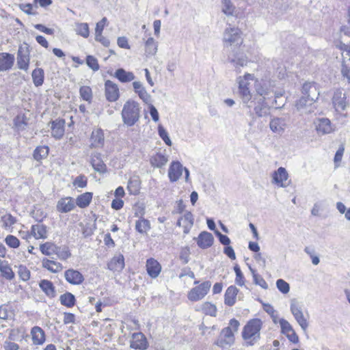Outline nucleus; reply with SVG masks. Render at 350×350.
Returning <instances> with one entry per match:
<instances>
[{"label":"nucleus","instance_id":"35","mask_svg":"<svg viewBox=\"0 0 350 350\" xmlns=\"http://www.w3.org/2000/svg\"><path fill=\"white\" fill-rule=\"evenodd\" d=\"M0 271L1 275L7 280H11L14 278V273L8 262L0 260Z\"/></svg>","mask_w":350,"mask_h":350},{"label":"nucleus","instance_id":"37","mask_svg":"<svg viewBox=\"0 0 350 350\" xmlns=\"http://www.w3.org/2000/svg\"><path fill=\"white\" fill-rule=\"evenodd\" d=\"M92 198V193L90 192L84 193L79 196L76 200V204L80 208H85L88 206L91 202Z\"/></svg>","mask_w":350,"mask_h":350},{"label":"nucleus","instance_id":"51","mask_svg":"<svg viewBox=\"0 0 350 350\" xmlns=\"http://www.w3.org/2000/svg\"><path fill=\"white\" fill-rule=\"evenodd\" d=\"M55 254H57L58 258L61 260H66L71 256L70 252L66 247L61 248L57 247Z\"/></svg>","mask_w":350,"mask_h":350},{"label":"nucleus","instance_id":"54","mask_svg":"<svg viewBox=\"0 0 350 350\" xmlns=\"http://www.w3.org/2000/svg\"><path fill=\"white\" fill-rule=\"evenodd\" d=\"M5 241L8 245L13 248H17L20 245L19 240L13 235L7 236Z\"/></svg>","mask_w":350,"mask_h":350},{"label":"nucleus","instance_id":"9","mask_svg":"<svg viewBox=\"0 0 350 350\" xmlns=\"http://www.w3.org/2000/svg\"><path fill=\"white\" fill-rule=\"evenodd\" d=\"M301 92L306 98L304 97L300 99L299 103H301L302 100L305 101H306V100L314 101L318 98L319 95L318 88L314 82H305L302 85Z\"/></svg>","mask_w":350,"mask_h":350},{"label":"nucleus","instance_id":"58","mask_svg":"<svg viewBox=\"0 0 350 350\" xmlns=\"http://www.w3.org/2000/svg\"><path fill=\"white\" fill-rule=\"evenodd\" d=\"M118 45L122 49H130V45L128 43V40L126 37L122 36L119 37L117 40Z\"/></svg>","mask_w":350,"mask_h":350},{"label":"nucleus","instance_id":"17","mask_svg":"<svg viewBox=\"0 0 350 350\" xmlns=\"http://www.w3.org/2000/svg\"><path fill=\"white\" fill-rule=\"evenodd\" d=\"M134 92L137 94L139 97L146 103H151V96L148 93L143 84L140 81H134L133 83Z\"/></svg>","mask_w":350,"mask_h":350},{"label":"nucleus","instance_id":"28","mask_svg":"<svg viewBox=\"0 0 350 350\" xmlns=\"http://www.w3.org/2000/svg\"><path fill=\"white\" fill-rule=\"evenodd\" d=\"M91 164L94 170L100 174L106 171V165L100 159V155L98 153L92 154Z\"/></svg>","mask_w":350,"mask_h":350},{"label":"nucleus","instance_id":"19","mask_svg":"<svg viewBox=\"0 0 350 350\" xmlns=\"http://www.w3.org/2000/svg\"><path fill=\"white\" fill-rule=\"evenodd\" d=\"M213 240L214 238L210 232L204 231L198 235L197 243L200 248L206 249L212 245Z\"/></svg>","mask_w":350,"mask_h":350},{"label":"nucleus","instance_id":"18","mask_svg":"<svg viewBox=\"0 0 350 350\" xmlns=\"http://www.w3.org/2000/svg\"><path fill=\"white\" fill-rule=\"evenodd\" d=\"M0 215L1 221L3 223L2 227L6 230H10L17 222L16 218L4 208H0Z\"/></svg>","mask_w":350,"mask_h":350},{"label":"nucleus","instance_id":"64","mask_svg":"<svg viewBox=\"0 0 350 350\" xmlns=\"http://www.w3.org/2000/svg\"><path fill=\"white\" fill-rule=\"evenodd\" d=\"M19 275L24 281H27L30 278V272L26 268H21Z\"/></svg>","mask_w":350,"mask_h":350},{"label":"nucleus","instance_id":"29","mask_svg":"<svg viewBox=\"0 0 350 350\" xmlns=\"http://www.w3.org/2000/svg\"><path fill=\"white\" fill-rule=\"evenodd\" d=\"M31 234L36 239H46L47 237V230L46 226L42 224H36L31 226Z\"/></svg>","mask_w":350,"mask_h":350},{"label":"nucleus","instance_id":"7","mask_svg":"<svg viewBox=\"0 0 350 350\" xmlns=\"http://www.w3.org/2000/svg\"><path fill=\"white\" fill-rule=\"evenodd\" d=\"M272 183L278 187H286L291 184V179L286 170L280 167L271 175Z\"/></svg>","mask_w":350,"mask_h":350},{"label":"nucleus","instance_id":"52","mask_svg":"<svg viewBox=\"0 0 350 350\" xmlns=\"http://www.w3.org/2000/svg\"><path fill=\"white\" fill-rule=\"evenodd\" d=\"M86 64L94 71H97L99 70V64L97 59L92 55L87 56Z\"/></svg>","mask_w":350,"mask_h":350},{"label":"nucleus","instance_id":"44","mask_svg":"<svg viewBox=\"0 0 350 350\" xmlns=\"http://www.w3.org/2000/svg\"><path fill=\"white\" fill-rule=\"evenodd\" d=\"M32 79L36 86L42 85L44 82V70L42 68H36L32 72Z\"/></svg>","mask_w":350,"mask_h":350},{"label":"nucleus","instance_id":"4","mask_svg":"<svg viewBox=\"0 0 350 350\" xmlns=\"http://www.w3.org/2000/svg\"><path fill=\"white\" fill-rule=\"evenodd\" d=\"M240 323L239 321L232 319L228 326L224 328L215 344L223 349H228L234 342V333L238 332Z\"/></svg>","mask_w":350,"mask_h":350},{"label":"nucleus","instance_id":"63","mask_svg":"<svg viewBox=\"0 0 350 350\" xmlns=\"http://www.w3.org/2000/svg\"><path fill=\"white\" fill-rule=\"evenodd\" d=\"M3 347L5 350H18L19 349V346L16 343L10 341H5Z\"/></svg>","mask_w":350,"mask_h":350},{"label":"nucleus","instance_id":"34","mask_svg":"<svg viewBox=\"0 0 350 350\" xmlns=\"http://www.w3.org/2000/svg\"><path fill=\"white\" fill-rule=\"evenodd\" d=\"M29 63V57L27 53H23L21 50H18L17 56V65L18 67L24 70H27Z\"/></svg>","mask_w":350,"mask_h":350},{"label":"nucleus","instance_id":"11","mask_svg":"<svg viewBox=\"0 0 350 350\" xmlns=\"http://www.w3.org/2000/svg\"><path fill=\"white\" fill-rule=\"evenodd\" d=\"M291 311L301 327L306 330L308 326V316L304 315L301 308L296 304L291 305Z\"/></svg>","mask_w":350,"mask_h":350},{"label":"nucleus","instance_id":"31","mask_svg":"<svg viewBox=\"0 0 350 350\" xmlns=\"http://www.w3.org/2000/svg\"><path fill=\"white\" fill-rule=\"evenodd\" d=\"M42 267L52 273H57L63 269V266L61 263L44 258L42 261Z\"/></svg>","mask_w":350,"mask_h":350},{"label":"nucleus","instance_id":"43","mask_svg":"<svg viewBox=\"0 0 350 350\" xmlns=\"http://www.w3.org/2000/svg\"><path fill=\"white\" fill-rule=\"evenodd\" d=\"M59 300L62 305L70 308L75 305V297L72 293H66L60 296Z\"/></svg>","mask_w":350,"mask_h":350},{"label":"nucleus","instance_id":"32","mask_svg":"<svg viewBox=\"0 0 350 350\" xmlns=\"http://www.w3.org/2000/svg\"><path fill=\"white\" fill-rule=\"evenodd\" d=\"M167 161V157L161 153H157L150 158V163L154 167L161 168Z\"/></svg>","mask_w":350,"mask_h":350},{"label":"nucleus","instance_id":"45","mask_svg":"<svg viewBox=\"0 0 350 350\" xmlns=\"http://www.w3.org/2000/svg\"><path fill=\"white\" fill-rule=\"evenodd\" d=\"M79 94L83 100L88 102L89 103H92L93 94L90 87L87 85L81 86L79 89Z\"/></svg>","mask_w":350,"mask_h":350},{"label":"nucleus","instance_id":"21","mask_svg":"<svg viewBox=\"0 0 350 350\" xmlns=\"http://www.w3.org/2000/svg\"><path fill=\"white\" fill-rule=\"evenodd\" d=\"M133 340L131 343V347L135 349H146L147 341L145 336L141 333H134L132 335Z\"/></svg>","mask_w":350,"mask_h":350},{"label":"nucleus","instance_id":"12","mask_svg":"<svg viewBox=\"0 0 350 350\" xmlns=\"http://www.w3.org/2000/svg\"><path fill=\"white\" fill-rule=\"evenodd\" d=\"M105 96L109 102L116 101L119 98V88L115 83L107 80L105 83Z\"/></svg>","mask_w":350,"mask_h":350},{"label":"nucleus","instance_id":"61","mask_svg":"<svg viewBox=\"0 0 350 350\" xmlns=\"http://www.w3.org/2000/svg\"><path fill=\"white\" fill-rule=\"evenodd\" d=\"M215 233L219 237V241L222 244L226 245H229V243H230V239L227 236L222 234L218 230H215Z\"/></svg>","mask_w":350,"mask_h":350},{"label":"nucleus","instance_id":"2","mask_svg":"<svg viewBox=\"0 0 350 350\" xmlns=\"http://www.w3.org/2000/svg\"><path fill=\"white\" fill-rule=\"evenodd\" d=\"M141 107L138 102L129 99L123 105L121 116L122 122L127 126H132L140 118Z\"/></svg>","mask_w":350,"mask_h":350},{"label":"nucleus","instance_id":"22","mask_svg":"<svg viewBox=\"0 0 350 350\" xmlns=\"http://www.w3.org/2000/svg\"><path fill=\"white\" fill-rule=\"evenodd\" d=\"M239 293V289L234 286H229L226 291L224 295V304L228 306H233L237 299V296Z\"/></svg>","mask_w":350,"mask_h":350},{"label":"nucleus","instance_id":"48","mask_svg":"<svg viewBox=\"0 0 350 350\" xmlns=\"http://www.w3.org/2000/svg\"><path fill=\"white\" fill-rule=\"evenodd\" d=\"M56 248L57 246L51 242H46L40 246V249L42 253L46 256H51L55 254Z\"/></svg>","mask_w":350,"mask_h":350},{"label":"nucleus","instance_id":"30","mask_svg":"<svg viewBox=\"0 0 350 350\" xmlns=\"http://www.w3.org/2000/svg\"><path fill=\"white\" fill-rule=\"evenodd\" d=\"M196 310L202 312L204 314L211 317H216L217 315L216 306L208 301L201 304L199 307L196 308Z\"/></svg>","mask_w":350,"mask_h":350},{"label":"nucleus","instance_id":"24","mask_svg":"<svg viewBox=\"0 0 350 350\" xmlns=\"http://www.w3.org/2000/svg\"><path fill=\"white\" fill-rule=\"evenodd\" d=\"M14 59V56L11 54L0 53V72L10 69L13 66Z\"/></svg>","mask_w":350,"mask_h":350},{"label":"nucleus","instance_id":"47","mask_svg":"<svg viewBox=\"0 0 350 350\" xmlns=\"http://www.w3.org/2000/svg\"><path fill=\"white\" fill-rule=\"evenodd\" d=\"M181 219L183 222V226L184 228V232L188 233L189 229L193 224V215L190 212H188L185 213L184 216L181 217Z\"/></svg>","mask_w":350,"mask_h":350},{"label":"nucleus","instance_id":"26","mask_svg":"<svg viewBox=\"0 0 350 350\" xmlns=\"http://www.w3.org/2000/svg\"><path fill=\"white\" fill-rule=\"evenodd\" d=\"M124 267V259L122 254L115 256L108 263V268L112 271H120Z\"/></svg>","mask_w":350,"mask_h":350},{"label":"nucleus","instance_id":"40","mask_svg":"<svg viewBox=\"0 0 350 350\" xmlns=\"http://www.w3.org/2000/svg\"><path fill=\"white\" fill-rule=\"evenodd\" d=\"M49 154V148L46 146L37 147L33 151V158L38 161L45 159Z\"/></svg>","mask_w":350,"mask_h":350},{"label":"nucleus","instance_id":"57","mask_svg":"<svg viewBox=\"0 0 350 350\" xmlns=\"http://www.w3.org/2000/svg\"><path fill=\"white\" fill-rule=\"evenodd\" d=\"M34 27L36 29H38L42 32H44L48 35H53L54 33V30L53 29L46 27L45 26H44L42 24L34 25Z\"/></svg>","mask_w":350,"mask_h":350},{"label":"nucleus","instance_id":"3","mask_svg":"<svg viewBox=\"0 0 350 350\" xmlns=\"http://www.w3.org/2000/svg\"><path fill=\"white\" fill-rule=\"evenodd\" d=\"M262 327V321L258 319L250 320L244 326L242 331V338L244 345L252 346L257 342L260 338V331Z\"/></svg>","mask_w":350,"mask_h":350},{"label":"nucleus","instance_id":"53","mask_svg":"<svg viewBox=\"0 0 350 350\" xmlns=\"http://www.w3.org/2000/svg\"><path fill=\"white\" fill-rule=\"evenodd\" d=\"M276 286L279 291L284 294L288 293L289 292V284L282 279H279L277 280Z\"/></svg>","mask_w":350,"mask_h":350},{"label":"nucleus","instance_id":"6","mask_svg":"<svg viewBox=\"0 0 350 350\" xmlns=\"http://www.w3.org/2000/svg\"><path fill=\"white\" fill-rule=\"evenodd\" d=\"M185 174V181H189V171L187 168L183 167L182 164L178 161H173L168 170V177L171 182L177 181L183 174V172Z\"/></svg>","mask_w":350,"mask_h":350},{"label":"nucleus","instance_id":"16","mask_svg":"<svg viewBox=\"0 0 350 350\" xmlns=\"http://www.w3.org/2000/svg\"><path fill=\"white\" fill-rule=\"evenodd\" d=\"M65 120L57 119L51 122V135L55 139H61L64 134Z\"/></svg>","mask_w":350,"mask_h":350},{"label":"nucleus","instance_id":"62","mask_svg":"<svg viewBox=\"0 0 350 350\" xmlns=\"http://www.w3.org/2000/svg\"><path fill=\"white\" fill-rule=\"evenodd\" d=\"M150 114L154 122H158L159 119V113L155 107L150 103Z\"/></svg>","mask_w":350,"mask_h":350},{"label":"nucleus","instance_id":"1","mask_svg":"<svg viewBox=\"0 0 350 350\" xmlns=\"http://www.w3.org/2000/svg\"><path fill=\"white\" fill-rule=\"evenodd\" d=\"M241 30L239 27H227L223 34V41L226 47L228 48V58L236 68L240 65L239 57Z\"/></svg>","mask_w":350,"mask_h":350},{"label":"nucleus","instance_id":"13","mask_svg":"<svg viewBox=\"0 0 350 350\" xmlns=\"http://www.w3.org/2000/svg\"><path fill=\"white\" fill-rule=\"evenodd\" d=\"M75 207L74 200L71 197H65L59 199L57 203V211L62 213L70 212Z\"/></svg>","mask_w":350,"mask_h":350},{"label":"nucleus","instance_id":"8","mask_svg":"<svg viewBox=\"0 0 350 350\" xmlns=\"http://www.w3.org/2000/svg\"><path fill=\"white\" fill-rule=\"evenodd\" d=\"M258 85V80L254 75L246 74L242 81V100H249L250 98V92Z\"/></svg>","mask_w":350,"mask_h":350},{"label":"nucleus","instance_id":"46","mask_svg":"<svg viewBox=\"0 0 350 350\" xmlns=\"http://www.w3.org/2000/svg\"><path fill=\"white\" fill-rule=\"evenodd\" d=\"M221 10L226 16H233L235 7L231 0H221Z\"/></svg>","mask_w":350,"mask_h":350},{"label":"nucleus","instance_id":"38","mask_svg":"<svg viewBox=\"0 0 350 350\" xmlns=\"http://www.w3.org/2000/svg\"><path fill=\"white\" fill-rule=\"evenodd\" d=\"M158 50V45L153 38H149L145 43V51L147 55H154Z\"/></svg>","mask_w":350,"mask_h":350},{"label":"nucleus","instance_id":"56","mask_svg":"<svg viewBox=\"0 0 350 350\" xmlns=\"http://www.w3.org/2000/svg\"><path fill=\"white\" fill-rule=\"evenodd\" d=\"M345 148L342 146H340L338 150L336 151L335 156H334V163L336 167H338L342 160L343 154H344Z\"/></svg>","mask_w":350,"mask_h":350},{"label":"nucleus","instance_id":"42","mask_svg":"<svg viewBox=\"0 0 350 350\" xmlns=\"http://www.w3.org/2000/svg\"><path fill=\"white\" fill-rule=\"evenodd\" d=\"M75 31L77 34L87 38L90 35L88 24L86 23H77L75 24Z\"/></svg>","mask_w":350,"mask_h":350},{"label":"nucleus","instance_id":"50","mask_svg":"<svg viewBox=\"0 0 350 350\" xmlns=\"http://www.w3.org/2000/svg\"><path fill=\"white\" fill-rule=\"evenodd\" d=\"M158 133L160 137L164 141V142L169 146H172V141L168 136V133L162 125H159Z\"/></svg>","mask_w":350,"mask_h":350},{"label":"nucleus","instance_id":"59","mask_svg":"<svg viewBox=\"0 0 350 350\" xmlns=\"http://www.w3.org/2000/svg\"><path fill=\"white\" fill-rule=\"evenodd\" d=\"M107 21V18L104 17L100 21L96 23V26L95 28V34L99 35V33H102V31L104 29Z\"/></svg>","mask_w":350,"mask_h":350},{"label":"nucleus","instance_id":"49","mask_svg":"<svg viewBox=\"0 0 350 350\" xmlns=\"http://www.w3.org/2000/svg\"><path fill=\"white\" fill-rule=\"evenodd\" d=\"M270 128L273 132H280L284 130V127L285 126V124L284 123V120L275 118H273L270 122Z\"/></svg>","mask_w":350,"mask_h":350},{"label":"nucleus","instance_id":"20","mask_svg":"<svg viewBox=\"0 0 350 350\" xmlns=\"http://www.w3.org/2000/svg\"><path fill=\"white\" fill-rule=\"evenodd\" d=\"M318 133L321 134H329L334 131V128L328 118L319 119L316 125Z\"/></svg>","mask_w":350,"mask_h":350},{"label":"nucleus","instance_id":"10","mask_svg":"<svg viewBox=\"0 0 350 350\" xmlns=\"http://www.w3.org/2000/svg\"><path fill=\"white\" fill-rule=\"evenodd\" d=\"M279 323L281 327V332L286 336L288 340L293 344L298 343L299 336L288 321L281 319L279 321Z\"/></svg>","mask_w":350,"mask_h":350},{"label":"nucleus","instance_id":"25","mask_svg":"<svg viewBox=\"0 0 350 350\" xmlns=\"http://www.w3.org/2000/svg\"><path fill=\"white\" fill-rule=\"evenodd\" d=\"M114 77L122 83H129L135 78L132 72L126 71L123 68H118L114 74Z\"/></svg>","mask_w":350,"mask_h":350},{"label":"nucleus","instance_id":"27","mask_svg":"<svg viewBox=\"0 0 350 350\" xmlns=\"http://www.w3.org/2000/svg\"><path fill=\"white\" fill-rule=\"evenodd\" d=\"M31 334L32 336V341L34 345H42L45 340L44 332L42 329L38 326L32 327Z\"/></svg>","mask_w":350,"mask_h":350},{"label":"nucleus","instance_id":"36","mask_svg":"<svg viewBox=\"0 0 350 350\" xmlns=\"http://www.w3.org/2000/svg\"><path fill=\"white\" fill-rule=\"evenodd\" d=\"M332 103L336 110H344L346 107L345 98L342 96V93L336 92L332 98Z\"/></svg>","mask_w":350,"mask_h":350},{"label":"nucleus","instance_id":"39","mask_svg":"<svg viewBox=\"0 0 350 350\" xmlns=\"http://www.w3.org/2000/svg\"><path fill=\"white\" fill-rule=\"evenodd\" d=\"M150 229V224L148 219H139L135 222V230L141 234H146Z\"/></svg>","mask_w":350,"mask_h":350},{"label":"nucleus","instance_id":"14","mask_svg":"<svg viewBox=\"0 0 350 350\" xmlns=\"http://www.w3.org/2000/svg\"><path fill=\"white\" fill-rule=\"evenodd\" d=\"M146 268L148 275L152 278H156L161 271V265L153 258L146 260Z\"/></svg>","mask_w":350,"mask_h":350},{"label":"nucleus","instance_id":"5","mask_svg":"<svg viewBox=\"0 0 350 350\" xmlns=\"http://www.w3.org/2000/svg\"><path fill=\"white\" fill-rule=\"evenodd\" d=\"M211 286L210 281H205L200 285L192 288L187 294V297L191 301H198L202 299L209 292Z\"/></svg>","mask_w":350,"mask_h":350},{"label":"nucleus","instance_id":"60","mask_svg":"<svg viewBox=\"0 0 350 350\" xmlns=\"http://www.w3.org/2000/svg\"><path fill=\"white\" fill-rule=\"evenodd\" d=\"M341 72L342 77L347 79L348 83H350V67H349L346 64H342Z\"/></svg>","mask_w":350,"mask_h":350},{"label":"nucleus","instance_id":"41","mask_svg":"<svg viewBox=\"0 0 350 350\" xmlns=\"http://www.w3.org/2000/svg\"><path fill=\"white\" fill-rule=\"evenodd\" d=\"M127 189L131 194L136 195L140 189V180L138 177H133L129 180Z\"/></svg>","mask_w":350,"mask_h":350},{"label":"nucleus","instance_id":"15","mask_svg":"<svg viewBox=\"0 0 350 350\" xmlns=\"http://www.w3.org/2000/svg\"><path fill=\"white\" fill-rule=\"evenodd\" d=\"M64 277L68 282L74 285L81 284L84 280L83 275L79 271L72 269L66 271Z\"/></svg>","mask_w":350,"mask_h":350},{"label":"nucleus","instance_id":"55","mask_svg":"<svg viewBox=\"0 0 350 350\" xmlns=\"http://www.w3.org/2000/svg\"><path fill=\"white\" fill-rule=\"evenodd\" d=\"M73 185L77 187L84 188L87 186V178L83 175L78 176L73 181Z\"/></svg>","mask_w":350,"mask_h":350},{"label":"nucleus","instance_id":"23","mask_svg":"<svg viewBox=\"0 0 350 350\" xmlns=\"http://www.w3.org/2000/svg\"><path fill=\"white\" fill-rule=\"evenodd\" d=\"M104 133L100 129H95L91 135V147L99 148L104 144Z\"/></svg>","mask_w":350,"mask_h":350},{"label":"nucleus","instance_id":"33","mask_svg":"<svg viewBox=\"0 0 350 350\" xmlns=\"http://www.w3.org/2000/svg\"><path fill=\"white\" fill-rule=\"evenodd\" d=\"M39 286L47 296L50 297H54L55 296V287L51 281L42 280L40 281Z\"/></svg>","mask_w":350,"mask_h":350}]
</instances>
